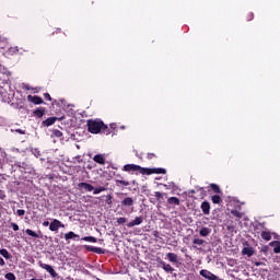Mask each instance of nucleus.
<instances>
[{
  "instance_id": "1",
  "label": "nucleus",
  "mask_w": 280,
  "mask_h": 280,
  "mask_svg": "<svg viewBox=\"0 0 280 280\" xmlns=\"http://www.w3.org/2000/svg\"><path fill=\"white\" fill-rule=\"evenodd\" d=\"M86 126L88 131L91 132V135H100V132L103 135H110V128L100 119H89Z\"/></svg>"
},
{
  "instance_id": "2",
  "label": "nucleus",
  "mask_w": 280,
  "mask_h": 280,
  "mask_svg": "<svg viewBox=\"0 0 280 280\" xmlns=\"http://www.w3.org/2000/svg\"><path fill=\"white\" fill-rule=\"evenodd\" d=\"M122 172H138L139 174H145V167H141L140 165L137 164H126L122 167Z\"/></svg>"
},
{
  "instance_id": "3",
  "label": "nucleus",
  "mask_w": 280,
  "mask_h": 280,
  "mask_svg": "<svg viewBox=\"0 0 280 280\" xmlns=\"http://www.w3.org/2000/svg\"><path fill=\"white\" fill-rule=\"evenodd\" d=\"M38 266L43 268V270H46L52 277V279H56L58 277V272L51 267V265L44 264L43 261H38Z\"/></svg>"
},
{
  "instance_id": "4",
  "label": "nucleus",
  "mask_w": 280,
  "mask_h": 280,
  "mask_svg": "<svg viewBox=\"0 0 280 280\" xmlns=\"http://www.w3.org/2000/svg\"><path fill=\"white\" fill-rule=\"evenodd\" d=\"M58 229H65V225L62 224V222H60V220L58 219H54L50 224H49V231H58Z\"/></svg>"
},
{
  "instance_id": "5",
  "label": "nucleus",
  "mask_w": 280,
  "mask_h": 280,
  "mask_svg": "<svg viewBox=\"0 0 280 280\" xmlns=\"http://www.w3.org/2000/svg\"><path fill=\"white\" fill-rule=\"evenodd\" d=\"M199 275L201 277H203V279H208V280H218V276L213 275L211 271L207 270V269H202L200 270Z\"/></svg>"
},
{
  "instance_id": "6",
  "label": "nucleus",
  "mask_w": 280,
  "mask_h": 280,
  "mask_svg": "<svg viewBox=\"0 0 280 280\" xmlns=\"http://www.w3.org/2000/svg\"><path fill=\"white\" fill-rule=\"evenodd\" d=\"M85 250L89 253H95L96 255H104L106 253L103 248L91 245H85Z\"/></svg>"
},
{
  "instance_id": "7",
  "label": "nucleus",
  "mask_w": 280,
  "mask_h": 280,
  "mask_svg": "<svg viewBox=\"0 0 280 280\" xmlns=\"http://www.w3.org/2000/svg\"><path fill=\"white\" fill-rule=\"evenodd\" d=\"M144 174L150 176L151 174H167L165 168H145Z\"/></svg>"
},
{
  "instance_id": "8",
  "label": "nucleus",
  "mask_w": 280,
  "mask_h": 280,
  "mask_svg": "<svg viewBox=\"0 0 280 280\" xmlns=\"http://www.w3.org/2000/svg\"><path fill=\"white\" fill-rule=\"evenodd\" d=\"M200 209L203 215H209L211 213V203H209V201H202Z\"/></svg>"
},
{
  "instance_id": "9",
  "label": "nucleus",
  "mask_w": 280,
  "mask_h": 280,
  "mask_svg": "<svg viewBox=\"0 0 280 280\" xmlns=\"http://www.w3.org/2000/svg\"><path fill=\"white\" fill-rule=\"evenodd\" d=\"M139 224H143V217H136V219L133 221H130L129 223H127V228L128 229H132L133 226H139Z\"/></svg>"
},
{
  "instance_id": "10",
  "label": "nucleus",
  "mask_w": 280,
  "mask_h": 280,
  "mask_svg": "<svg viewBox=\"0 0 280 280\" xmlns=\"http://www.w3.org/2000/svg\"><path fill=\"white\" fill-rule=\"evenodd\" d=\"M65 240H66V242H69V240H73L74 242H80V235L70 231V232L65 234Z\"/></svg>"
},
{
  "instance_id": "11",
  "label": "nucleus",
  "mask_w": 280,
  "mask_h": 280,
  "mask_svg": "<svg viewBox=\"0 0 280 280\" xmlns=\"http://www.w3.org/2000/svg\"><path fill=\"white\" fill-rule=\"evenodd\" d=\"M27 102H32V104H45V101H43V97L40 96H33V95H28L27 96Z\"/></svg>"
},
{
  "instance_id": "12",
  "label": "nucleus",
  "mask_w": 280,
  "mask_h": 280,
  "mask_svg": "<svg viewBox=\"0 0 280 280\" xmlns=\"http://www.w3.org/2000/svg\"><path fill=\"white\" fill-rule=\"evenodd\" d=\"M78 189H84V191H93V189H95V187H93V185L89 184V183H79L78 184Z\"/></svg>"
},
{
  "instance_id": "13",
  "label": "nucleus",
  "mask_w": 280,
  "mask_h": 280,
  "mask_svg": "<svg viewBox=\"0 0 280 280\" xmlns=\"http://www.w3.org/2000/svg\"><path fill=\"white\" fill-rule=\"evenodd\" d=\"M160 266H161V268H163V270L165 272H170L171 275H172V272H174V267H172V265H170L163 260L160 261Z\"/></svg>"
},
{
  "instance_id": "14",
  "label": "nucleus",
  "mask_w": 280,
  "mask_h": 280,
  "mask_svg": "<svg viewBox=\"0 0 280 280\" xmlns=\"http://www.w3.org/2000/svg\"><path fill=\"white\" fill-rule=\"evenodd\" d=\"M94 163H98V165H106V159L102 154H96L93 158Z\"/></svg>"
},
{
  "instance_id": "15",
  "label": "nucleus",
  "mask_w": 280,
  "mask_h": 280,
  "mask_svg": "<svg viewBox=\"0 0 280 280\" xmlns=\"http://www.w3.org/2000/svg\"><path fill=\"white\" fill-rule=\"evenodd\" d=\"M166 257L168 261H171V264H178V255H176L175 253H168Z\"/></svg>"
},
{
  "instance_id": "16",
  "label": "nucleus",
  "mask_w": 280,
  "mask_h": 280,
  "mask_svg": "<svg viewBox=\"0 0 280 280\" xmlns=\"http://www.w3.org/2000/svg\"><path fill=\"white\" fill-rule=\"evenodd\" d=\"M132 205H135V200H132V197H126V198L121 201V206H122V207H132Z\"/></svg>"
},
{
  "instance_id": "17",
  "label": "nucleus",
  "mask_w": 280,
  "mask_h": 280,
  "mask_svg": "<svg viewBox=\"0 0 280 280\" xmlns=\"http://www.w3.org/2000/svg\"><path fill=\"white\" fill-rule=\"evenodd\" d=\"M56 121H58V117H49L46 120L43 121L44 126H54V124H56Z\"/></svg>"
},
{
  "instance_id": "18",
  "label": "nucleus",
  "mask_w": 280,
  "mask_h": 280,
  "mask_svg": "<svg viewBox=\"0 0 280 280\" xmlns=\"http://www.w3.org/2000/svg\"><path fill=\"white\" fill-rule=\"evenodd\" d=\"M199 235L201 237H209V235H211V229L209 228H201L199 231Z\"/></svg>"
},
{
  "instance_id": "19",
  "label": "nucleus",
  "mask_w": 280,
  "mask_h": 280,
  "mask_svg": "<svg viewBox=\"0 0 280 280\" xmlns=\"http://www.w3.org/2000/svg\"><path fill=\"white\" fill-rule=\"evenodd\" d=\"M242 255H247V257H253V255H255V250L253 249V247H244L242 249Z\"/></svg>"
},
{
  "instance_id": "20",
  "label": "nucleus",
  "mask_w": 280,
  "mask_h": 280,
  "mask_svg": "<svg viewBox=\"0 0 280 280\" xmlns=\"http://www.w3.org/2000/svg\"><path fill=\"white\" fill-rule=\"evenodd\" d=\"M34 116L40 119L45 115V107H38L33 112Z\"/></svg>"
},
{
  "instance_id": "21",
  "label": "nucleus",
  "mask_w": 280,
  "mask_h": 280,
  "mask_svg": "<svg viewBox=\"0 0 280 280\" xmlns=\"http://www.w3.org/2000/svg\"><path fill=\"white\" fill-rule=\"evenodd\" d=\"M154 196H155L158 202L161 205L165 200V198L163 196H167V194H165V192L163 194L161 191H155Z\"/></svg>"
},
{
  "instance_id": "22",
  "label": "nucleus",
  "mask_w": 280,
  "mask_h": 280,
  "mask_svg": "<svg viewBox=\"0 0 280 280\" xmlns=\"http://www.w3.org/2000/svg\"><path fill=\"white\" fill-rule=\"evenodd\" d=\"M167 202L170 205H174L175 207H178L180 205V199H178V197H171L167 199Z\"/></svg>"
},
{
  "instance_id": "23",
  "label": "nucleus",
  "mask_w": 280,
  "mask_h": 280,
  "mask_svg": "<svg viewBox=\"0 0 280 280\" xmlns=\"http://www.w3.org/2000/svg\"><path fill=\"white\" fill-rule=\"evenodd\" d=\"M260 237L266 242H270V240H272V234H270V232L262 231L260 233Z\"/></svg>"
},
{
  "instance_id": "24",
  "label": "nucleus",
  "mask_w": 280,
  "mask_h": 280,
  "mask_svg": "<svg viewBox=\"0 0 280 280\" xmlns=\"http://www.w3.org/2000/svg\"><path fill=\"white\" fill-rule=\"evenodd\" d=\"M209 187L213 191V194H222V189L218 184H210Z\"/></svg>"
},
{
  "instance_id": "25",
  "label": "nucleus",
  "mask_w": 280,
  "mask_h": 280,
  "mask_svg": "<svg viewBox=\"0 0 280 280\" xmlns=\"http://www.w3.org/2000/svg\"><path fill=\"white\" fill-rule=\"evenodd\" d=\"M270 246H273V253H276V254L280 253V242L279 241L271 242Z\"/></svg>"
},
{
  "instance_id": "26",
  "label": "nucleus",
  "mask_w": 280,
  "mask_h": 280,
  "mask_svg": "<svg viewBox=\"0 0 280 280\" xmlns=\"http://www.w3.org/2000/svg\"><path fill=\"white\" fill-rule=\"evenodd\" d=\"M211 201L213 205H222V197H220V195H213Z\"/></svg>"
},
{
  "instance_id": "27",
  "label": "nucleus",
  "mask_w": 280,
  "mask_h": 280,
  "mask_svg": "<svg viewBox=\"0 0 280 280\" xmlns=\"http://www.w3.org/2000/svg\"><path fill=\"white\" fill-rule=\"evenodd\" d=\"M0 255L4 257V259H12V255H10V252L5 248L0 249Z\"/></svg>"
},
{
  "instance_id": "28",
  "label": "nucleus",
  "mask_w": 280,
  "mask_h": 280,
  "mask_svg": "<svg viewBox=\"0 0 280 280\" xmlns=\"http://www.w3.org/2000/svg\"><path fill=\"white\" fill-rule=\"evenodd\" d=\"M81 240H83V242H91L92 244H97V238L95 236H85Z\"/></svg>"
},
{
  "instance_id": "29",
  "label": "nucleus",
  "mask_w": 280,
  "mask_h": 280,
  "mask_svg": "<svg viewBox=\"0 0 280 280\" xmlns=\"http://www.w3.org/2000/svg\"><path fill=\"white\" fill-rule=\"evenodd\" d=\"M102 191H106V187L100 186V187L93 189L94 196H97V194H102Z\"/></svg>"
},
{
  "instance_id": "30",
  "label": "nucleus",
  "mask_w": 280,
  "mask_h": 280,
  "mask_svg": "<svg viewBox=\"0 0 280 280\" xmlns=\"http://www.w3.org/2000/svg\"><path fill=\"white\" fill-rule=\"evenodd\" d=\"M206 241L202 238H194L192 240V244L197 245V246H202L205 245Z\"/></svg>"
},
{
  "instance_id": "31",
  "label": "nucleus",
  "mask_w": 280,
  "mask_h": 280,
  "mask_svg": "<svg viewBox=\"0 0 280 280\" xmlns=\"http://www.w3.org/2000/svg\"><path fill=\"white\" fill-rule=\"evenodd\" d=\"M116 185L119 187V185H124L125 187H128L130 185V182L124 180V179H116Z\"/></svg>"
},
{
  "instance_id": "32",
  "label": "nucleus",
  "mask_w": 280,
  "mask_h": 280,
  "mask_svg": "<svg viewBox=\"0 0 280 280\" xmlns=\"http://www.w3.org/2000/svg\"><path fill=\"white\" fill-rule=\"evenodd\" d=\"M25 233L27 235H30L31 237H36V238L40 237V235H38L36 232H34V231H32L30 229H26Z\"/></svg>"
},
{
  "instance_id": "33",
  "label": "nucleus",
  "mask_w": 280,
  "mask_h": 280,
  "mask_svg": "<svg viewBox=\"0 0 280 280\" xmlns=\"http://www.w3.org/2000/svg\"><path fill=\"white\" fill-rule=\"evenodd\" d=\"M7 280H16V276L13 272H8L4 275Z\"/></svg>"
},
{
  "instance_id": "34",
  "label": "nucleus",
  "mask_w": 280,
  "mask_h": 280,
  "mask_svg": "<svg viewBox=\"0 0 280 280\" xmlns=\"http://www.w3.org/2000/svg\"><path fill=\"white\" fill-rule=\"evenodd\" d=\"M52 136H55L57 139H61L62 137V131L58 130V129H54L52 130Z\"/></svg>"
},
{
  "instance_id": "35",
  "label": "nucleus",
  "mask_w": 280,
  "mask_h": 280,
  "mask_svg": "<svg viewBox=\"0 0 280 280\" xmlns=\"http://www.w3.org/2000/svg\"><path fill=\"white\" fill-rule=\"evenodd\" d=\"M231 213L235 218L242 219V212H240L238 210H232Z\"/></svg>"
},
{
  "instance_id": "36",
  "label": "nucleus",
  "mask_w": 280,
  "mask_h": 280,
  "mask_svg": "<svg viewBox=\"0 0 280 280\" xmlns=\"http://www.w3.org/2000/svg\"><path fill=\"white\" fill-rule=\"evenodd\" d=\"M105 202L106 205H113V196L112 195H107L105 196Z\"/></svg>"
},
{
  "instance_id": "37",
  "label": "nucleus",
  "mask_w": 280,
  "mask_h": 280,
  "mask_svg": "<svg viewBox=\"0 0 280 280\" xmlns=\"http://www.w3.org/2000/svg\"><path fill=\"white\" fill-rule=\"evenodd\" d=\"M126 222H128V219L120 217L117 219V224H126Z\"/></svg>"
},
{
  "instance_id": "38",
  "label": "nucleus",
  "mask_w": 280,
  "mask_h": 280,
  "mask_svg": "<svg viewBox=\"0 0 280 280\" xmlns=\"http://www.w3.org/2000/svg\"><path fill=\"white\" fill-rule=\"evenodd\" d=\"M247 21H253L255 19V14L253 12L247 13L246 15Z\"/></svg>"
},
{
  "instance_id": "39",
  "label": "nucleus",
  "mask_w": 280,
  "mask_h": 280,
  "mask_svg": "<svg viewBox=\"0 0 280 280\" xmlns=\"http://www.w3.org/2000/svg\"><path fill=\"white\" fill-rule=\"evenodd\" d=\"M44 100H46L47 102H51V95L49 93H44Z\"/></svg>"
},
{
  "instance_id": "40",
  "label": "nucleus",
  "mask_w": 280,
  "mask_h": 280,
  "mask_svg": "<svg viewBox=\"0 0 280 280\" xmlns=\"http://www.w3.org/2000/svg\"><path fill=\"white\" fill-rule=\"evenodd\" d=\"M147 159H149V161H152V159H156V154L148 153Z\"/></svg>"
},
{
  "instance_id": "41",
  "label": "nucleus",
  "mask_w": 280,
  "mask_h": 280,
  "mask_svg": "<svg viewBox=\"0 0 280 280\" xmlns=\"http://www.w3.org/2000/svg\"><path fill=\"white\" fill-rule=\"evenodd\" d=\"M16 215H19V217H23V215H25V210H18L16 211Z\"/></svg>"
},
{
  "instance_id": "42",
  "label": "nucleus",
  "mask_w": 280,
  "mask_h": 280,
  "mask_svg": "<svg viewBox=\"0 0 280 280\" xmlns=\"http://www.w3.org/2000/svg\"><path fill=\"white\" fill-rule=\"evenodd\" d=\"M11 228L13 229V231H19V224L16 223H11Z\"/></svg>"
},
{
  "instance_id": "43",
  "label": "nucleus",
  "mask_w": 280,
  "mask_h": 280,
  "mask_svg": "<svg viewBox=\"0 0 280 280\" xmlns=\"http://www.w3.org/2000/svg\"><path fill=\"white\" fill-rule=\"evenodd\" d=\"M15 132H18L19 135H25V130L23 129H15Z\"/></svg>"
},
{
  "instance_id": "44",
  "label": "nucleus",
  "mask_w": 280,
  "mask_h": 280,
  "mask_svg": "<svg viewBox=\"0 0 280 280\" xmlns=\"http://www.w3.org/2000/svg\"><path fill=\"white\" fill-rule=\"evenodd\" d=\"M0 266H5V260L2 257H0Z\"/></svg>"
},
{
  "instance_id": "45",
  "label": "nucleus",
  "mask_w": 280,
  "mask_h": 280,
  "mask_svg": "<svg viewBox=\"0 0 280 280\" xmlns=\"http://www.w3.org/2000/svg\"><path fill=\"white\" fill-rule=\"evenodd\" d=\"M62 32V28H57L52 34H60Z\"/></svg>"
},
{
  "instance_id": "46",
  "label": "nucleus",
  "mask_w": 280,
  "mask_h": 280,
  "mask_svg": "<svg viewBox=\"0 0 280 280\" xmlns=\"http://www.w3.org/2000/svg\"><path fill=\"white\" fill-rule=\"evenodd\" d=\"M196 189H197V191H201V192L205 191V188H202L200 186H197Z\"/></svg>"
},
{
  "instance_id": "47",
  "label": "nucleus",
  "mask_w": 280,
  "mask_h": 280,
  "mask_svg": "<svg viewBox=\"0 0 280 280\" xmlns=\"http://www.w3.org/2000/svg\"><path fill=\"white\" fill-rule=\"evenodd\" d=\"M49 221H44L43 226H49Z\"/></svg>"
},
{
  "instance_id": "48",
  "label": "nucleus",
  "mask_w": 280,
  "mask_h": 280,
  "mask_svg": "<svg viewBox=\"0 0 280 280\" xmlns=\"http://www.w3.org/2000/svg\"><path fill=\"white\" fill-rule=\"evenodd\" d=\"M153 237H159V231L153 232Z\"/></svg>"
},
{
  "instance_id": "49",
  "label": "nucleus",
  "mask_w": 280,
  "mask_h": 280,
  "mask_svg": "<svg viewBox=\"0 0 280 280\" xmlns=\"http://www.w3.org/2000/svg\"><path fill=\"white\" fill-rule=\"evenodd\" d=\"M189 194H196L195 189L189 190Z\"/></svg>"
},
{
  "instance_id": "50",
  "label": "nucleus",
  "mask_w": 280,
  "mask_h": 280,
  "mask_svg": "<svg viewBox=\"0 0 280 280\" xmlns=\"http://www.w3.org/2000/svg\"><path fill=\"white\" fill-rule=\"evenodd\" d=\"M182 253H187V248H182Z\"/></svg>"
},
{
  "instance_id": "51",
  "label": "nucleus",
  "mask_w": 280,
  "mask_h": 280,
  "mask_svg": "<svg viewBox=\"0 0 280 280\" xmlns=\"http://www.w3.org/2000/svg\"><path fill=\"white\" fill-rule=\"evenodd\" d=\"M56 104H58V101H54V102H52V106L56 105Z\"/></svg>"
},
{
  "instance_id": "52",
  "label": "nucleus",
  "mask_w": 280,
  "mask_h": 280,
  "mask_svg": "<svg viewBox=\"0 0 280 280\" xmlns=\"http://www.w3.org/2000/svg\"><path fill=\"white\" fill-rule=\"evenodd\" d=\"M36 156H40V152L36 153Z\"/></svg>"
},
{
  "instance_id": "53",
  "label": "nucleus",
  "mask_w": 280,
  "mask_h": 280,
  "mask_svg": "<svg viewBox=\"0 0 280 280\" xmlns=\"http://www.w3.org/2000/svg\"><path fill=\"white\" fill-rule=\"evenodd\" d=\"M36 156H40V152L36 153Z\"/></svg>"
},
{
  "instance_id": "54",
  "label": "nucleus",
  "mask_w": 280,
  "mask_h": 280,
  "mask_svg": "<svg viewBox=\"0 0 280 280\" xmlns=\"http://www.w3.org/2000/svg\"><path fill=\"white\" fill-rule=\"evenodd\" d=\"M256 266H260V264H259V262H256Z\"/></svg>"
},
{
  "instance_id": "55",
  "label": "nucleus",
  "mask_w": 280,
  "mask_h": 280,
  "mask_svg": "<svg viewBox=\"0 0 280 280\" xmlns=\"http://www.w3.org/2000/svg\"><path fill=\"white\" fill-rule=\"evenodd\" d=\"M60 120L65 119V117L59 118Z\"/></svg>"
},
{
  "instance_id": "56",
  "label": "nucleus",
  "mask_w": 280,
  "mask_h": 280,
  "mask_svg": "<svg viewBox=\"0 0 280 280\" xmlns=\"http://www.w3.org/2000/svg\"><path fill=\"white\" fill-rule=\"evenodd\" d=\"M27 91H30V88H26Z\"/></svg>"
},
{
  "instance_id": "57",
  "label": "nucleus",
  "mask_w": 280,
  "mask_h": 280,
  "mask_svg": "<svg viewBox=\"0 0 280 280\" xmlns=\"http://www.w3.org/2000/svg\"><path fill=\"white\" fill-rule=\"evenodd\" d=\"M194 248H198V247L194 246Z\"/></svg>"
}]
</instances>
